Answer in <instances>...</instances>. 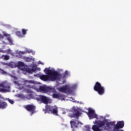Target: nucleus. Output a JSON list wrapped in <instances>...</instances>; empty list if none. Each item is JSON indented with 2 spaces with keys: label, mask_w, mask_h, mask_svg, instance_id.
Here are the masks:
<instances>
[{
  "label": "nucleus",
  "mask_w": 131,
  "mask_h": 131,
  "mask_svg": "<svg viewBox=\"0 0 131 131\" xmlns=\"http://www.w3.org/2000/svg\"><path fill=\"white\" fill-rule=\"evenodd\" d=\"M10 76H11L12 78V80H13V82L14 84H15V86L17 88V89H18L21 91H24V92H26V93H27L28 94H31V93H32L31 89H34V90H35L36 92L43 93L44 94H50L51 93H54L52 95V97L54 99H58V100H61V101H68L69 100V101H71L72 102L76 103V104H80V105L83 104L82 101H76L72 97H70L69 99H64V96H63V95H61L60 93H56V90L54 87L43 85L40 86L39 88H36L35 87L30 86V85L28 86H25V85L22 84L20 85V82L17 81V80H18V78L17 77L13 75H10Z\"/></svg>",
  "instance_id": "1"
},
{
  "label": "nucleus",
  "mask_w": 131,
  "mask_h": 131,
  "mask_svg": "<svg viewBox=\"0 0 131 131\" xmlns=\"http://www.w3.org/2000/svg\"><path fill=\"white\" fill-rule=\"evenodd\" d=\"M44 72L47 75L36 74L34 75V76L40 78L43 81H55V80H58L61 76L58 74L57 71L51 67L45 68Z\"/></svg>",
  "instance_id": "2"
},
{
  "label": "nucleus",
  "mask_w": 131,
  "mask_h": 131,
  "mask_svg": "<svg viewBox=\"0 0 131 131\" xmlns=\"http://www.w3.org/2000/svg\"><path fill=\"white\" fill-rule=\"evenodd\" d=\"M58 84L56 86V90L60 93H64L67 95H72V96H75L76 93L75 91L77 89V83H74L70 85V84H67L62 87H58Z\"/></svg>",
  "instance_id": "3"
},
{
  "label": "nucleus",
  "mask_w": 131,
  "mask_h": 131,
  "mask_svg": "<svg viewBox=\"0 0 131 131\" xmlns=\"http://www.w3.org/2000/svg\"><path fill=\"white\" fill-rule=\"evenodd\" d=\"M31 53L33 55H35V51L34 50H32V49H29L28 48L26 49V51L22 52L19 51H16V57L17 58H21V59H23L26 61V62H31V61H34V58H33L32 56H31L30 57H25V56H22V55H24V54H27Z\"/></svg>",
  "instance_id": "4"
},
{
  "label": "nucleus",
  "mask_w": 131,
  "mask_h": 131,
  "mask_svg": "<svg viewBox=\"0 0 131 131\" xmlns=\"http://www.w3.org/2000/svg\"><path fill=\"white\" fill-rule=\"evenodd\" d=\"M35 100H36L38 103H43L44 104H50L52 103V100L50 98L42 95H36L34 97Z\"/></svg>",
  "instance_id": "5"
},
{
  "label": "nucleus",
  "mask_w": 131,
  "mask_h": 131,
  "mask_svg": "<svg viewBox=\"0 0 131 131\" xmlns=\"http://www.w3.org/2000/svg\"><path fill=\"white\" fill-rule=\"evenodd\" d=\"M71 112L73 114H69V116L71 118L73 117H78L81 115V113L80 112V109L77 106H74L71 110Z\"/></svg>",
  "instance_id": "6"
},
{
  "label": "nucleus",
  "mask_w": 131,
  "mask_h": 131,
  "mask_svg": "<svg viewBox=\"0 0 131 131\" xmlns=\"http://www.w3.org/2000/svg\"><path fill=\"white\" fill-rule=\"evenodd\" d=\"M94 89L101 96L105 94V87L103 86L99 82L96 83Z\"/></svg>",
  "instance_id": "7"
},
{
  "label": "nucleus",
  "mask_w": 131,
  "mask_h": 131,
  "mask_svg": "<svg viewBox=\"0 0 131 131\" xmlns=\"http://www.w3.org/2000/svg\"><path fill=\"white\" fill-rule=\"evenodd\" d=\"M0 92L2 93L10 92V84L7 81H4L0 83Z\"/></svg>",
  "instance_id": "8"
},
{
  "label": "nucleus",
  "mask_w": 131,
  "mask_h": 131,
  "mask_svg": "<svg viewBox=\"0 0 131 131\" xmlns=\"http://www.w3.org/2000/svg\"><path fill=\"white\" fill-rule=\"evenodd\" d=\"M16 64L17 67H18L19 69L23 71V73H24V74H27V73H28L27 70H29V67L25 66L23 62L18 61L16 63Z\"/></svg>",
  "instance_id": "9"
},
{
  "label": "nucleus",
  "mask_w": 131,
  "mask_h": 131,
  "mask_svg": "<svg viewBox=\"0 0 131 131\" xmlns=\"http://www.w3.org/2000/svg\"><path fill=\"white\" fill-rule=\"evenodd\" d=\"M43 111H46L45 113L48 112V113H53L54 115H58V107L56 106L51 107L49 105H46V108L43 110Z\"/></svg>",
  "instance_id": "10"
},
{
  "label": "nucleus",
  "mask_w": 131,
  "mask_h": 131,
  "mask_svg": "<svg viewBox=\"0 0 131 131\" xmlns=\"http://www.w3.org/2000/svg\"><path fill=\"white\" fill-rule=\"evenodd\" d=\"M58 74L60 75V76L59 77V79L58 80H55V81H62V82L60 83V84H63V83H66V80L64 79L66 77H67L70 74V73L68 71H66L63 75H61L57 72Z\"/></svg>",
  "instance_id": "11"
},
{
  "label": "nucleus",
  "mask_w": 131,
  "mask_h": 131,
  "mask_svg": "<svg viewBox=\"0 0 131 131\" xmlns=\"http://www.w3.org/2000/svg\"><path fill=\"white\" fill-rule=\"evenodd\" d=\"M2 33L3 35L0 34V40H3L5 36V37H7V40L9 42V45L11 46L12 45H13V40H12V38L10 37V34H8V33H7V32H5V31H3Z\"/></svg>",
  "instance_id": "12"
},
{
  "label": "nucleus",
  "mask_w": 131,
  "mask_h": 131,
  "mask_svg": "<svg viewBox=\"0 0 131 131\" xmlns=\"http://www.w3.org/2000/svg\"><path fill=\"white\" fill-rule=\"evenodd\" d=\"M70 123H71V127L72 128H73V131H74V129L78 127L79 125H82V123L77 120H73L71 121Z\"/></svg>",
  "instance_id": "13"
},
{
  "label": "nucleus",
  "mask_w": 131,
  "mask_h": 131,
  "mask_svg": "<svg viewBox=\"0 0 131 131\" xmlns=\"http://www.w3.org/2000/svg\"><path fill=\"white\" fill-rule=\"evenodd\" d=\"M25 108L26 110L29 111V112H30L31 115H32V114L34 113L35 112V106L32 104L28 105L25 106Z\"/></svg>",
  "instance_id": "14"
},
{
  "label": "nucleus",
  "mask_w": 131,
  "mask_h": 131,
  "mask_svg": "<svg viewBox=\"0 0 131 131\" xmlns=\"http://www.w3.org/2000/svg\"><path fill=\"white\" fill-rule=\"evenodd\" d=\"M31 67H32V69H29V70H27L28 73H33V72H35V71H37V70L40 71V68H36V64H32L31 65Z\"/></svg>",
  "instance_id": "15"
},
{
  "label": "nucleus",
  "mask_w": 131,
  "mask_h": 131,
  "mask_svg": "<svg viewBox=\"0 0 131 131\" xmlns=\"http://www.w3.org/2000/svg\"><path fill=\"white\" fill-rule=\"evenodd\" d=\"M29 83L32 84H38L39 82L35 81L34 80H25L24 81V84H28Z\"/></svg>",
  "instance_id": "16"
},
{
  "label": "nucleus",
  "mask_w": 131,
  "mask_h": 131,
  "mask_svg": "<svg viewBox=\"0 0 131 131\" xmlns=\"http://www.w3.org/2000/svg\"><path fill=\"white\" fill-rule=\"evenodd\" d=\"M0 52L5 53L6 54H10L12 56H14V53H12V50L8 49L7 50H2L0 49Z\"/></svg>",
  "instance_id": "17"
},
{
  "label": "nucleus",
  "mask_w": 131,
  "mask_h": 131,
  "mask_svg": "<svg viewBox=\"0 0 131 131\" xmlns=\"http://www.w3.org/2000/svg\"><path fill=\"white\" fill-rule=\"evenodd\" d=\"M8 105L7 104V103L5 102H2V101L0 100V109H5L7 108Z\"/></svg>",
  "instance_id": "18"
},
{
  "label": "nucleus",
  "mask_w": 131,
  "mask_h": 131,
  "mask_svg": "<svg viewBox=\"0 0 131 131\" xmlns=\"http://www.w3.org/2000/svg\"><path fill=\"white\" fill-rule=\"evenodd\" d=\"M8 67H10V68H15L17 67V63L14 62H11L9 63Z\"/></svg>",
  "instance_id": "19"
},
{
  "label": "nucleus",
  "mask_w": 131,
  "mask_h": 131,
  "mask_svg": "<svg viewBox=\"0 0 131 131\" xmlns=\"http://www.w3.org/2000/svg\"><path fill=\"white\" fill-rule=\"evenodd\" d=\"M2 59H3V60H9L10 59V56L9 55H3L1 57Z\"/></svg>",
  "instance_id": "20"
},
{
  "label": "nucleus",
  "mask_w": 131,
  "mask_h": 131,
  "mask_svg": "<svg viewBox=\"0 0 131 131\" xmlns=\"http://www.w3.org/2000/svg\"><path fill=\"white\" fill-rule=\"evenodd\" d=\"M27 31H28V30H26L25 29H23L22 30L23 34H21V35H23L24 37V35H26V34L27 33Z\"/></svg>",
  "instance_id": "21"
},
{
  "label": "nucleus",
  "mask_w": 131,
  "mask_h": 131,
  "mask_svg": "<svg viewBox=\"0 0 131 131\" xmlns=\"http://www.w3.org/2000/svg\"><path fill=\"white\" fill-rule=\"evenodd\" d=\"M16 34L19 37H24V36L22 35V34H21V32H16Z\"/></svg>",
  "instance_id": "22"
},
{
  "label": "nucleus",
  "mask_w": 131,
  "mask_h": 131,
  "mask_svg": "<svg viewBox=\"0 0 131 131\" xmlns=\"http://www.w3.org/2000/svg\"><path fill=\"white\" fill-rule=\"evenodd\" d=\"M0 73H1V74H4V75L8 74V73L7 72H6V71H5L1 69H0Z\"/></svg>",
  "instance_id": "23"
},
{
  "label": "nucleus",
  "mask_w": 131,
  "mask_h": 131,
  "mask_svg": "<svg viewBox=\"0 0 131 131\" xmlns=\"http://www.w3.org/2000/svg\"><path fill=\"white\" fill-rule=\"evenodd\" d=\"M17 97H18V98H21V99H24V98H25V96H24V95H23V94H18L17 95Z\"/></svg>",
  "instance_id": "24"
},
{
  "label": "nucleus",
  "mask_w": 131,
  "mask_h": 131,
  "mask_svg": "<svg viewBox=\"0 0 131 131\" xmlns=\"http://www.w3.org/2000/svg\"><path fill=\"white\" fill-rule=\"evenodd\" d=\"M2 25L6 26V27H7V28H11V26H10L9 25H5V24H2Z\"/></svg>",
  "instance_id": "25"
},
{
  "label": "nucleus",
  "mask_w": 131,
  "mask_h": 131,
  "mask_svg": "<svg viewBox=\"0 0 131 131\" xmlns=\"http://www.w3.org/2000/svg\"><path fill=\"white\" fill-rule=\"evenodd\" d=\"M8 101L9 103H10V104H14V101H13L12 99H8Z\"/></svg>",
  "instance_id": "26"
},
{
  "label": "nucleus",
  "mask_w": 131,
  "mask_h": 131,
  "mask_svg": "<svg viewBox=\"0 0 131 131\" xmlns=\"http://www.w3.org/2000/svg\"><path fill=\"white\" fill-rule=\"evenodd\" d=\"M2 64H3V65H4L5 66H8V67H9V63H7L6 62H3Z\"/></svg>",
  "instance_id": "27"
},
{
  "label": "nucleus",
  "mask_w": 131,
  "mask_h": 131,
  "mask_svg": "<svg viewBox=\"0 0 131 131\" xmlns=\"http://www.w3.org/2000/svg\"><path fill=\"white\" fill-rule=\"evenodd\" d=\"M31 97H32V95H30L27 97V99H28V100H30V98H31Z\"/></svg>",
  "instance_id": "28"
},
{
  "label": "nucleus",
  "mask_w": 131,
  "mask_h": 131,
  "mask_svg": "<svg viewBox=\"0 0 131 131\" xmlns=\"http://www.w3.org/2000/svg\"><path fill=\"white\" fill-rule=\"evenodd\" d=\"M38 64H41V65H45V63H43V62H41L40 61H39L38 62Z\"/></svg>",
  "instance_id": "29"
},
{
  "label": "nucleus",
  "mask_w": 131,
  "mask_h": 131,
  "mask_svg": "<svg viewBox=\"0 0 131 131\" xmlns=\"http://www.w3.org/2000/svg\"><path fill=\"white\" fill-rule=\"evenodd\" d=\"M58 71H59V72H62V71H63V69H58Z\"/></svg>",
  "instance_id": "30"
},
{
  "label": "nucleus",
  "mask_w": 131,
  "mask_h": 131,
  "mask_svg": "<svg viewBox=\"0 0 131 131\" xmlns=\"http://www.w3.org/2000/svg\"><path fill=\"white\" fill-rule=\"evenodd\" d=\"M66 114V110H65L64 112L62 113V114Z\"/></svg>",
  "instance_id": "31"
},
{
  "label": "nucleus",
  "mask_w": 131,
  "mask_h": 131,
  "mask_svg": "<svg viewBox=\"0 0 131 131\" xmlns=\"http://www.w3.org/2000/svg\"><path fill=\"white\" fill-rule=\"evenodd\" d=\"M4 41H3V43H4Z\"/></svg>",
  "instance_id": "32"
}]
</instances>
